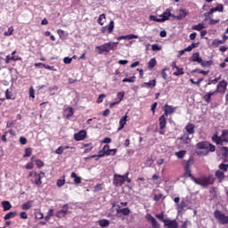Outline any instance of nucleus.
<instances>
[{
	"instance_id": "1a4fd4ad",
	"label": "nucleus",
	"mask_w": 228,
	"mask_h": 228,
	"mask_svg": "<svg viewBox=\"0 0 228 228\" xmlns=\"http://www.w3.org/2000/svg\"><path fill=\"white\" fill-rule=\"evenodd\" d=\"M74 138L77 142H81L86 138V131L81 130L80 132L74 134Z\"/></svg>"
},
{
	"instance_id": "2f4dec72",
	"label": "nucleus",
	"mask_w": 228,
	"mask_h": 228,
	"mask_svg": "<svg viewBox=\"0 0 228 228\" xmlns=\"http://www.w3.org/2000/svg\"><path fill=\"white\" fill-rule=\"evenodd\" d=\"M106 28L109 33H113V29H115V21L111 20Z\"/></svg>"
},
{
	"instance_id": "20e7f679",
	"label": "nucleus",
	"mask_w": 228,
	"mask_h": 228,
	"mask_svg": "<svg viewBox=\"0 0 228 228\" xmlns=\"http://www.w3.org/2000/svg\"><path fill=\"white\" fill-rule=\"evenodd\" d=\"M214 217L220 224V225H227L228 224V216L224 214L221 210H215Z\"/></svg>"
},
{
	"instance_id": "cd10ccee",
	"label": "nucleus",
	"mask_w": 228,
	"mask_h": 228,
	"mask_svg": "<svg viewBox=\"0 0 228 228\" xmlns=\"http://www.w3.org/2000/svg\"><path fill=\"white\" fill-rule=\"evenodd\" d=\"M204 28H206V25H204V23H199L198 25L192 26V29H194L195 31H202Z\"/></svg>"
},
{
	"instance_id": "2eb2a0df",
	"label": "nucleus",
	"mask_w": 228,
	"mask_h": 228,
	"mask_svg": "<svg viewBox=\"0 0 228 228\" xmlns=\"http://www.w3.org/2000/svg\"><path fill=\"white\" fill-rule=\"evenodd\" d=\"M116 211H117V213L124 215L125 216H127V215H129L131 213V210L129 209V208H122V207H120V206L118 207Z\"/></svg>"
},
{
	"instance_id": "e2e57ef3",
	"label": "nucleus",
	"mask_w": 228,
	"mask_h": 228,
	"mask_svg": "<svg viewBox=\"0 0 228 228\" xmlns=\"http://www.w3.org/2000/svg\"><path fill=\"white\" fill-rule=\"evenodd\" d=\"M63 61H64V63H66V65H69V64L72 63V58L65 57L63 59Z\"/></svg>"
},
{
	"instance_id": "423d86ee",
	"label": "nucleus",
	"mask_w": 228,
	"mask_h": 228,
	"mask_svg": "<svg viewBox=\"0 0 228 228\" xmlns=\"http://www.w3.org/2000/svg\"><path fill=\"white\" fill-rule=\"evenodd\" d=\"M28 178L33 184H36V186H40L42 184V176L36 171H30L28 173Z\"/></svg>"
},
{
	"instance_id": "774afa93",
	"label": "nucleus",
	"mask_w": 228,
	"mask_h": 228,
	"mask_svg": "<svg viewBox=\"0 0 228 228\" xmlns=\"http://www.w3.org/2000/svg\"><path fill=\"white\" fill-rule=\"evenodd\" d=\"M102 143H111V138L110 137H105L102 141Z\"/></svg>"
},
{
	"instance_id": "bb28decb",
	"label": "nucleus",
	"mask_w": 228,
	"mask_h": 228,
	"mask_svg": "<svg viewBox=\"0 0 228 228\" xmlns=\"http://www.w3.org/2000/svg\"><path fill=\"white\" fill-rule=\"evenodd\" d=\"M175 156H176V158H178V159H183V158H184V156H186V151L182 150L180 151H176L175 153Z\"/></svg>"
},
{
	"instance_id": "6ab92c4d",
	"label": "nucleus",
	"mask_w": 228,
	"mask_h": 228,
	"mask_svg": "<svg viewBox=\"0 0 228 228\" xmlns=\"http://www.w3.org/2000/svg\"><path fill=\"white\" fill-rule=\"evenodd\" d=\"M191 61H197V63H202V58H200V53H195L191 58Z\"/></svg>"
},
{
	"instance_id": "de8ad7c7",
	"label": "nucleus",
	"mask_w": 228,
	"mask_h": 228,
	"mask_svg": "<svg viewBox=\"0 0 228 228\" xmlns=\"http://www.w3.org/2000/svg\"><path fill=\"white\" fill-rule=\"evenodd\" d=\"M12 33H13V27H10L8 28V31L4 32V36L5 37H12Z\"/></svg>"
},
{
	"instance_id": "bf43d9fd",
	"label": "nucleus",
	"mask_w": 228,
	"mask_h": 228,
	"mask_svg": "<svg viewBox=\"0 0 228 228\" xmlns=\"http://www.w3.org/2000/svg\"><path fill=\"white\" fill-rule=\"evenodd\" d=\"M33 167H34L33 162H28V163L25 166V168H26L27 170H33Z\"/></svg>"
},
{
	"instance_id": "393cba45",
	"label": "nucleus",
	"mask_w": 228,
	"mask_h": 228,
	"mask_svg": "<svg viewBox=\"0 0 228 228\" xmlns=\"http://www.w3.org/2000/svg\"><path fill=\"white\" fill-rule=\"evenodd\" d=\"M180 140H182V142L185 143V145H190V143L191 142V139H190V136H188V134H183L182 137H180Z\"/></svg>"
},
{
	"instance_id": "a878e982",
	"label": "nucleus",
	"mask_w": 228,
	"mask_h": 228,
	"mask_svg": "<svg viewBox=\"0 0 228 228\" xmlns=\"http://www.w3.org/2000/svg\"><path fill=\"white\" fill-rule=\"evenodd\" d=\"M2 206L4 208V211H10V209H12V204L10 201H2Z\"/></svg>"
},
{
	"instance_id": "e433bc0d",
	"label": "nucleus",
	"mask_w": 228,
	"mask_h": 228,
	"mask_svg": "<svg viewBox=\"0 0 228 228\" xmlns=\"http://www.w3.org/2000/svg\"><path fill=\"white\" fill-rule=\"evenodd\" d=\"M184 208H186V202L182 201L180 204L177 205L178 213H181V211H183Z\"/></svg>"
},
{
	"instance_id": "3c124183",
	"label": "nucleus",
	"mask_w": 228,
	"mask_h": 228,
	"mask_svg": "<svg viewBox=\"0 0 228 228\" xmlns=\"http://www.w3.org/2000/svg\"><path fill=\"white\" fill-rule=\"evenodd\" d=\"M103 99H106V94H100L97 99L98 104H101V102H102Z\"/></svg>"
},
{
	"instance_id": "a211bd4d",
	"label": "nucleus",
	"mask_w": 228,
	"mask_h": 228,
	"mask_svg": "<svg viewBox=\"0 0 228 228\" xmlns=\"http://www.w3.org/2000/svg\"><path fill=\"white\" fill-rule=\"evenodd\" d=\"M126 122H127V115H125L119 120V127L118 128V131H122V129H124V126H126Z\"/></svg>"
},
{
	"instance_id": "f03ea898",
	"label": "nucleus",
	"mask_w": 228,
	"mask_h": 228,
	"mask_svg": "<svg viewBox=\"0 0 228 228\" xmlns=\"http://www.w3.org/2000/svg\"><path fill=\"white\" fill-rule=\"evenodd\" d=\"M118 42H108L95 47L98 54H109L110 51H116Z\"/></svg>"
},
{
	"instance_id": "dca6fc26",
	"label": "nucleus",
	"mask_w": 228,
	"mask_h": 228,
	"mask_svg": "<svg viewBox=\"0 0 228 228\" xmlns=\"http://www.w3.org/2000/svg\"><path fill=\"white\" fill-rule=\"evenodd\" d=\"M156 86V79L150 80L149 82H144L142 85V88H154Z\"/></svg>"
},
{
	"instance_id": "a19ab883",
	"label": "nucleus",
	"mask_w": 228,
	"mask_h": 228,
	"mask_svg": "<svg viewBox=\"0 0 228 228\" xmlns=\"http://www.w3.org/2000/svg\"><path fill=\"white\" fill-rule=\"evenodd\" d=\"M17 61V59L15 58V56H10V55H7L5 57V63H10V61Z\"/></svg>"
},
{
	"instance_id": "72a5a7b5",
	"label": "nucleus",
	"mask_w": 228,
	"mask_h": 228,
	"mask_svg": "<svg viewBox=\"0 0 228 228\" xmlns=\"http://www.w3.org/2000/svg\"><path fill=\"white\" fill-rule=\"evenodd\" d=\"M99 225H101V227H108V225H110V221L107 219H102L99 221Z\"/></svg>"
},
{
	"instance_id": "412c9836",
	"label": "nucleus",
	"mask_w": 228,
	"mask_h": 228,
	"mask_svg": "<svg viewBox=\"0 0 228 228\" xmlns=\"http://www.w3.org/2000/svg\"><path fill=\"white\" fill-rule=\"evenodd\" d=\"M185 130L187 131V133L189 134H193V133H195V125L189 123L186 126H185Z\"/></svg>"
},
{
	"instance_id": "aec40b11",
	"label": "nucleus",
	"mask_w": 228,
	"mask_h": 228,
	"mask_svg": "<svg viewBox=\"0 0 228 228\" xmlns=\"http://www.w3.org/2000/svg\"><path fill=\"white\" fill-rule=\"evenodd\" d=\"M159 126H160V129H165L166 126H167V116L162 115L159 118Z\"/></svg>"
},
{
	"instance_id": "49530a36",
	"label": "nucleus",
	"mask_w": 228,
	"mask_h": 228,
	"mask_svg": "<svg viewBox=\"0 0 228 228\" xmlns=\"http://www.w3.org/2000/svg\"><path fill=\"white\" fill-rule=\"evenodd\" d=\"M150 20H153L154 22H162L161 21V18H158L157 16L155 15H151L150 16Z\"/></svg>"
},
{
	"instance_id": "09e8293b",
	"label": "nucleus",
	"mask_w": 228,
	"mask_h": 228,
	"mask_svg": "<svg viewBox=\"0 0 228 228\" xmlns=\"http://www.w3.org/2000/svg\"><path fill=\"white\" fill-rule=\"evenodd\" d=\"M35 163L38 168H42V167H44V161H42L41 159H36Z\"/></svg>"
},
{
	"instance_id": "c03bdc74",
	"label": "nucleus",
	"mask_w": 228,
	"mask_h": 228,
	"mask_svg": "<svg viewBox=\"0 0 228 228\" xmlns=\"http://www.w3.org/2000/svg\"><path fill=\"white\" fill-rule=\"evenodd\" d=\"M15 216V212H9L4 216V220H10V218H13Z\"/></svg>"
},
{
	"instance_id": "052dcab7",
	"label": "nucleus",
	"mask_w": 228,
	"mask_h": 228,
	"mask_svg": "<svg viewBox=\"0 0 228 228\" xmlns=\"http://www.w3.org/2000/svg\"><path fill=\"white\" fill-rule=\"evenodd\" d=\"M29 97L35 99V89L32 86L29 88Z\"/></svg>"
},
{
	"instance_id": "f257e3e1",
	"label": "nucleus",
	"mask_w": 228,
	"mask_h": 228,
	"mask_svg": "<svg viewBox=\"0 0 228 228\" xmlns=\"http://www.w3.org/2000/svg\"><path fill=\"white\" fill-rule=\"evenodd\" d=\"M215 145L208 142H200L197 143L196 154L198 156H208L209 152H215Z\"/></svg>"
},
{
	"instance_id": "5701e85b",
	"label": "nucleus",
	"mask_w": 228,
	"mask_h": 228,
	"mask_svg": "<svg viewBox=\"0 0 228 228\" xmlns=\"http://www.w3.org/2000/svg\"><path fill=\"white\" fill-rule=\"evenodd\" d=\"M227 87V82H225V80H222L221 82H219V84L217 85L216 87V92H221V88L225 89Z\"/></svg>"
},
{
	"instance_id": "6e6552de",
	"label": "nucleus",
	"mask_w": 228,
	"mask_h": 228,
	"mask_svg": "<svg viewBox=\"0 0 228 228\" xmlns=\"http://www.w3.org/2000/svg\"><path fill=\"white\" fill-rule=\"evenodd\" d=\"M145 218L151 224L152 228H159V224H158L156 218H154L151 214H147Z\"/></svg>"
},
{
	"instance_id": "9d476101",
	"label": "nucleus",
	"mask_w": 228,
	"mask_h": 228,
	"mask_svg": "<svg viewBox=\"0 0 228 228\" xmlns=\"http://www.w3.org/2000/svg\"><path fill=\"white\" fill-rule=\"evenodd\" d=\"M215 12H224V4H218L215 8H212L208 12H206L205 15H213Z\"/></svg>"
},
{
	"instance_id": "4be33fe9",
	"label": "nucleus",
	"mask_w": 228,
	"mask_h": 228,
	"mask_svg": "<svg viewBox=\"0 0 228 228\" xmlns=\"http://www.w3.org/2000/svg\"><path fill=\"white\" fill-rule=\"evenodd\" d=\"M70 177L74 179L75 184H81V176H77L75 172L71 173Z\"/></svg>"
},
{
	"instance_id": "0e129e2a",
	"label": "nucleus",
	"mask_w": 228,
	"mask_h": 228,
	"mask_svg": "<svg viewBox=\"0 0 228 228\" xmlns=\"http://www.w3.org/2000/svg\"><path fill=\"white\" fill-rule=\"evenodd\" d=\"M167 70H168V69H167V68H165V69H162L161 74H162L163 79H167Z\"/></svg>"
},
{
	"instance_id": "a18cd8bd",
	"label": "nucleus",
	"mask_w": 228,
	"mask_h": 228,
	"mask_svg": "<svg viewBox=\"0 0 228 228\" xmlns=\"http://www.w3.org/2000/svg\"><path fill=\"white\" fill-rule=\"evenodd\" d=\"M215 94H216V92H213V93H208V94L205 95V101L207 102H209V101H211V96L215 95Z\"/></svg>"
},
{
	"instance_id": "9b49d317",
	"label": "nucleus",
	"mask_w": 228,
	"mask_h": 228,
	"mask_svg": "<svg viewBox=\"0 0 228 228\" xmlns=\"http://www.w3.org/2000/svg\"><path fill=\"white\" fill-rule=\"evenodd\" d=\"M186 15H188V10L180 9L178 12V15L175 16V19H177V20H183V19L186 18Z\"/></svg>"
},
{
	"instance_id": "473e14b6",
	"label": "nucleus",
	"mask_w": 228,
	"mask_h": 228,
	"mask_svg": "<svg viewBox=\"0 0 228 228\" xmlns=\"http://www.w3.org/2000/svg\"><path fill=\"white\" fill-rule=\"evenodd\" d=\"M174 76H183L184 74V71L183 70V68L177 67L175 69H174Z\"/></svg>"
},
{
	"instance_id": "8fccbe9b",
	"label": "nucleus",
	"mask_w": 228,
	"mask_h": 228,
	"mask_svg": "<svg viewBox=\"0 0 228 228\" xmlns=\"http://www.w3.org/2000/svg\"><path fill=\"white\" fill-rule=\"evenodd\" d=\"M219 168H220V170H223V172H227V170H228V164L227 165L220 164L219 165Z\"/></svg>"
},
{
	"instance_id": "58836bf2",
	"label": "nucleus",
	"mask_w": 228,
	"mask_h": 228,
	"mask_svg": "<svg viewBox=\"0 0 228 228\" xmlns=\"http://www.w3.org/2000/svg\"><path fill=\"white\" fill-rule=\"evenodd\" d=\"M124 95H126V94L124 92H119L117 94L118 97V102L120 104V102H122V99H124Z\"/></svg>"
},
{
	"instance_id": "864d4df0",
	"label": "nucleus",
	"mask_w": 228,
	"mask_h": 228,
	"mask_svg": "<svg viewBox=\"0 0 228 228\" xmlns=\"http://www.w3.org/2000/svg\"><path fill=\"white\" fill-rule=\"evenodd\" d=\"M184 177H191V178L193 177L191 176V171L188 167H186L185 169Z\"/></svg>"
},
{
	"instance_id": "69168bd1",
	"label": "nucleus",
	"mask_w": 228,
	"mask_h": 228,
	"mask_svg": "<svg viewBox=\"0 0 228 228\" xmlns=\"http://www.w3.org/2000/svg\"><path fill=\"white\" fill-rule=\"evenodd\" d=\"M102 191V184H97L94 187V191Z\"/></svg>"
},
{
	"instance_id": "b1692460",
	"label": "nucleus",
	"mask_w": 228,
	"mask_h": 228,
	"mask_svg": "<svg viewBox=\"0 0 228 228\" xmlns=\"http://www.w3.org/2000/svg\"><path fill=\"white\" fill-rule=\"evenodd\" d=\"M110 145L106 144L103 146V151H100L98 157L102 158L104 154L107 156V152H110Z\"/></svg>"
},
{
	"instance_id": "0eeeda50",
	"label": "nucleus",
	"mask_w": 228,
	"mask_h": 228,
	"mask_svg": "<svg viewBox=\"0 0 228 228\" xmlns=\"http://www.w3.org/2000/svg\"><path fill=\"white\" fill-rule=\"evenodd\" d=\"M124 183H126L124 176H122L121 175H117V174L114 175L113 184L115 186H122V184H124Z\"/></svg>"
},
{
	"instance_id": "5fc2aeb1",
	"label": "nucleus",
	"mask_w": 228,
	"mask_h": 228,
	"mask_svg": "<svg viewBox=\"0 0 228 228\" xmlns=\"http://www.w3.org/2000/svg\"><path fill=\"white\" fill-rule=\"evenodd\" d=\"M123 83H134V77H132L130 78H124L122 80Z\"/></svg>"
},
{
	"instance_id": "f3484780",
	"label": "nucleus",
	"mask_w": 228,
	"mask_h": 228,
	"mask_svg": "<svg viewBox=\"0 0 228 228\" xmlns=\"http://www.w3.org/2000/svg\"><path fill=\"white\" fill-rule=\"evenodd\" d=\"M167 228H177V222L172 220H163Z\"/></svg>"
},
{
	"instance_id": "7c9ffc66",
	"label": "nucleus",
	"mask_w": 228,
	"mask_h": 228,
	"mask_svg": "<svg viewBox=\"0 0 228 228\" xmlns=\"http://www.w3.org/2000/svg\"><path fill=\"white\" fill-rule=\"evenodd\" d=\"M216 177H217L219 181H224V178L225 177V175H224L223 171L217 170L216 171Z\"/></svg>"
},
{
	"instance_id": "37998d69",
	"label": "nucleus",
	"mask_w": 228,
	"mask_h": 228,
	"mask_svg": "<svg viewBox=\"0 0 228 228\" xmlns=\"http://www.w3.org/2000/svg\"><path fill=\"white\" fill-rule=\"evenodd\" d=\"M62 179H59L57 180V186L59 188H61V186H63L65 184V176H62Z\"/></svg>"
},
{
	"instance_id": "4468645a",
	"label": "nucleus",
	"mask_w": 228,
	"mask_h": 228,
	"mask_svg": "<svg viewBox=\"0 0 228 228\" xmlns=\"http://www.w3.org/2000/svg\"><path fill=\"white\" fill-rule=\"evenodd\" d=\"M67 213H69V210L67 208V205H64L63 209L57 211L55 216L57 218H63L67 215Z\"/></svg>"
},
{
	"instance_id": "338daca9",
	"label": "nucleus",
	"mask_w": 228,
	"mask_h": 228,
	"mask_svg": "<svg viewBox=\"0 0 228 228\" xmlns=\"http://www.w3.org/2000/svg\"><path fill=\"white\" fill-rule=\"evenodd\" d=\"M20 143H21V145H26L28 140L25 137H20Z\"/></svg>"
},
{
	"instance_id": "6e6d98bb",
	"label": "nucleus",
	"mask_w": 228,
	"mask_h": 228,
	"mask_svg": "<svg viewBox=\"0 0 228 228\" xmlns=\"http://www.w3.org/2000/svg\"><path fill=\"white\" fill-rule=\"evenodd\" d=\"M117 154V149L109 150L107 156H115Z\"/></svg>"
},
{
	"instance_id": "79ce46f5",
	"label": "nucleus",
	"mask_w": 228,
	"mask_h": 228,
	"mask_svg": "<svg viewBox=\"0 0 228 228\" xmlns=\"http://www.w3.org/2000/svg\"><path fill=\"white\" fill-rule=\"evenodd\" d=\"M66 113H68L67 118H69V117H72V115H74V109L69 107L68 109H66Z\"/></svg>"
},
{
	"instance_id": "603ef678",
	"label": "nucleus",
	"mask_w": 228,
	"mask_h": 228,
	"mask_svg": "<svg viewBox=\"0 0 228 228\" xmlns=\"http://www.w3.org/2000/svg\"><path fill=\"white\" fill-rule=\"evenodd\" d=\"M200 63L202 67H209V65H211V61H203L201 59V62H200Z\"/></svg>"
},
{
	"instance_id": "f8f14e48",
	"label": "nucleus",
	"mask_w": 228,
	"mask_h": 228,
	"mask_svg": "<svg viewBox=\"0 0 228 228\" xmlns=\"http://www.w3.org/2000/svg\"><path fill=\"white\" fill-rule=\"evenodd\" d=\"M172 16V12H170V9H167L160 16L161 22H165V20H168Z\"/></svg>"
},
{
	"instance_id": "ddd939ff",
	"label": "nucleus",
	"mask_w": 228,
	"mask_h": 228,
	"mask_svg": "<svg viewBox=\"0 0 228 228\" xmlns=\"http://www.w3.org/2000/svg\"><path fill=\"white\" fill-rule=\"evenodd\" d=\"M175 110H177V108L166 104L164 107L165 116L168 117V115H172V113H174Z\"/></svg>"
},
{
	"instance_id": "680f3d73",
	"label": "nucleus",
	"mask_w": 228,
	"mask_h": 228,
	"mask_svg": "<svg viewBox=\"0 0 228 228\" xmlns=\"http://www.w3.org/2000/svg\"><path fill=\"white\" fill-rule=\"evenodd\" d=\"M133 38H138V36L134 34L126 35L127 40H133Z\"/></svg>"
},
{
	"instance_id": "7ed1b4c3",
	"label": "nucleus",
	"mask_w": 228,
	"mask_h": 228,
	"mask_svg": "<svg viewBox=\"0 0 228 228\" xmlns=\"http://www.w3.org/2000/svg\"><path fill=\"white\" fill-rule=\"evenodd\" d=\"M192 181L195 183V184H199L200 186H209V184H213V178L211 176L206 177V176H200V177H191Z\"/></svg>"
},
{
	"instance_id": "f704fd0d",
	"label": "nucleus",
	"mask_w": 228,
	"mask_h": 228,
	"mask_svg": "<svg viewBox=\"0 0 228 228\" xmlns=\"http://www.w3.org/2000/svg\"><path fill=\"white\" fill-rule=\"evenodd\" d=\"M156 63H158V61H156V59L154 58L151 59L148 63L149 69H154L156 67Z\"/></svg>"
},
{
	"instance_id": "ea45409f",
	"label": "nucleus",
	"mask_w": 228,
	"mask_h": 228,
	"mask_svg": "<svg viewBox=\"0 0 228 228\" xmlns=\"http://www.w3.org/2000/svg\"><path fill=\"white\" fill-rule=\"evenodd\" d=\"M21 208L24 211H28V209H31V202L28 201L25 204L22 205Z\"/></svg>"
},
{
	"instance_id": "13d9d810",
	"label": "nucleus",
	"mask_w": 228,
	"mask_h": 228,
	"mask_svg": "<svg viewBox=\"0 0 228 228\" xmlns=\"http://www.w3.org/2000/svg\"><path fill=\"white\" fill-rule=\"evenodd\" d=\"M163 199V194H155L154 195V200L158 202L159 200H161Z\"/></svg>"
},
{
	"instance_id": "39448f33",
	"label": "nucleus",
	"mask_w": 228,
	"mask_h": 228,
	"mask_svg": "<svg viewBox=\"0 0 228 228\" xmlns=\"http://www.w3.org/2000/svg\"><path fill=\"white\" fill-rule=\"evenodd\" d=\"M212 140L213 142H215V143H217V145H219V143H222L224 142L228 143V130H223L222 134L220 136H218V134L213 135Z\"/></svg>"
},
{
	"instance_id": "c85d7f7f",
	"label": "nucleus",
	"mask_w": 228,
	"mask_h": 228,
	"mask_svg": "<svg viewBox=\"0 0 228 228\" xmlns=\"http://www.w3.org/2000/svg\"><path fill=\"white\" fill-rule=\"evenodd\" d=\"M67 149H69V146H60L55 151V154H58L59 156H61V154H63V151H67Z\"/></svg>"
},
{
	"instance_id": "c756f323",
	"label": "nucleus",
	"mask_w": 228,
	"mask_h": 228,
	"mask_svg": "<svg viewBox=\"0 0 228 228\" xmlns=\"http://www.w3.org/2000/svg\"><path fill=\"white\" fill-rule=\"evenodd\" d=\"M104 22H106V14L102 13L98 18V23H100L101 26H103Z\"/></svg>"
},
{
	"instance_id": "4d7b16f0",
	"label": "nucleus",
	"mask_w": 228,
	"mask_h": 228,
	"mask_svg": "<svg viewBox=\"0 0 228 228\" xmlns=\"http://www.w3.org/2000/svg\"><path fill=\"white\" fill-rule=\"evenodd\" d=\"M151 51H161V46H159V45H152Z\"/></svg>"
},
{
	"instance_id": "c9c22d12",
	"label": "nucleus",
	"mask_w": 228,
	"mask_h": 228,
	"mask_svg": "<svg viewBox=\"0 0 228 228\" xmlns=\"http://www.w3.org/2000/svg\"><path fill=\"white\" fill-rule=\"evenodd\" d=\"M222 44H224V40L215 39L212 43V45H214V47H218Z\"/></svg>"
},
{
	"instance_id": "4c0bfd02",
	"label": "nucleus",
	"mask_w": 228,
	"mask_h": 228,
	"mask_svg": "<svg viewBox=\"0 0 228 228\" xmlns=\"http://www.w3.org/2000/svg\"><path fill=\"white\" fill-rule=\"evenodd\" d=\"M32 153H33V150L31 148H27L25 150V154L23 155V158H29Z\"/></svg>"
}]
</instances>
